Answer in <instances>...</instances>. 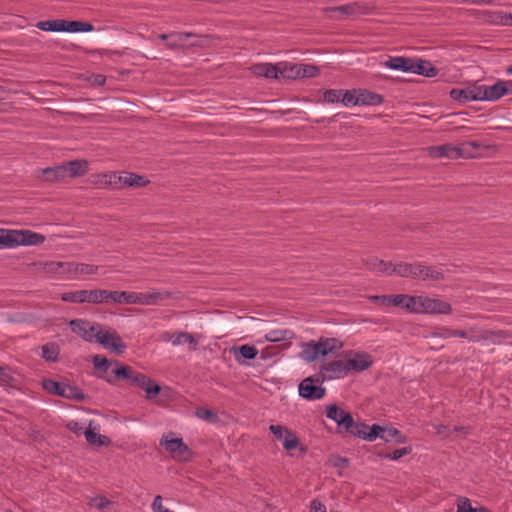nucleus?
Segmentation results:
<instances>
[{"instance_id": "b1692460", "label": "nucleus", "mask_w": 512, "mask_h": 512, "mask_svg": "<svg viewBox=\"0 0 512 512\" xmlns=\"http://www.w3.org/2000/svg\"><path fill=\"white\" fill-rule=\"evenodd\" d=\"M412 60H413V58H408V57H403V56H395V57H389V59L387 61H385L383 64L390 69L410 73Z\"/></svg>"}, {"instance_id": "49530a36", "label": "nucleus", "mask_w": 512, "mask_h": 512, "mask_svg": "<svg viewBox=\"0 0 512 512\" xmlns=\"http://www.w3.org/2000/svg\"><path fill=\"white\" fill-rule=\"evenodd\" d=\"M411 451H412V448L410 446H408V447L396 449L391 453L380 454V456L383 458H388L390 460L396 461V460H399L400 458H402L403 456L410 454Z\"/></svg>"}, {"instance_id": "ddd939ff", "label": "nucleus", "mask_w": 512, "mask_h": 512, "mask_svg": "<svg viewBox=\"0 0 512 512\" xmlns=\"http://www.w3.org/2000/svg\"><path fill=\"white\" fill-rule=\"evenodd\" d=\"M326 12H338L343 16H359L367 15L371 11V7L363 2H351L345 5L329 7Z\"/></svg>"}, {"instance_id": "f257e3e1", "label": "nucleus", "mask_w": 512, "mask_h": 512, "mask_svg": "<svg viewBox=\"0 0 512 512\" xmlns=\"http://www.w3.org/2000/svg\"><path fill=\"white\" fill-rule=\"evenodd\" d=\"M69 327L73 333L85 341L97 342L117 355L123 354L126 350V345L116 330L104 332L99 323H92L85 319H73L69 322Z\"/></svg>"}, {"instance_id": "79ce46f5", "label": "nucleus", "mask_w": 512, "mask_h": 512, "mask_svg": "<svg viewBox=\"0 0 512 512\" xmlns=\"http://www.w3.org/2000/svg\"><path fill=\"white\" fill-rule=\"evenodd\" d=\"M195 415L198 418L208 421V422H211V423H216L219 420V417L216 412H214L211 409H207V408H203V407L197 408L195 411Z\"/></svg>"}, {"instance_id": "0e129e2a", "label": "nucleus", "mask_w": 512, "mask_h": 512, "mask_svg": "<svg viewBox=\"0 0 512 512\" xmlns=\"http://www.w3.org/2000/svg\"><path fill=\"white\" fill-rule=\"evenodd\" d=\"M265 68H266V63H260V64H255L253 65L250 70L251 72L256 75V76H261V77H264V74H265Z\"/></svg>"}, {"instance_id": "c03bdc74", "label": "nucleus", "mask_w": 512, "mask_h": 512, "mask_svg": "<svg viewBox=\"0 0 512 512\" xmlns=\"http://www.w3.org/2000/svg\"><path fill=\"white\" fill-rule=\"evenodd\" d=\"M282 445L286 451L290 452L300 445V440L295 435V433L291 431L287 436L284 437Z\"/></svg>"}, {"instance_id": "e433bc0d", "label": "nucleus", "mask_w": 512, "mask_h": 512, "mask_svg": "<svg viewBox=\"0 0 512 512\" xmlns=\"http://www.w3.org/2000/svg\"><path fill=\"white\" fill-rule=\"evenodd\" d=\"M294 336V333L288 329H275L271 330L265 335V339L269 342H280L284 340H290Z\"/></svg>"}, {"instance_id": "f8f14e48", "label": "nucleus", "mask_w": 512, "mask_h": 512, "mask_svg": "<svg viewBox=\"0 0 512 512\" xmlns=\"http://www.w3.org/2000/svg\"><path fill=\"white\" fill-rule=\"evenodd\" d=\"M318 373H322L323 376H325V381H327L345 377L348 375L349 371L346 361L337 359L322 362Z\"/></svg>"}, {"instance_id": "4468645a", "label": "nucleus", "mask_w": 512, "mask_h": 512, "mask_svg": "<svg viewBox=\"0 0 512 512\" xmlns=\"http://www.w3.org/2000/svg\"><path fill=\"white\" fill-rule=\"evenodd\" d=\"M481 87L477 84L469 85L463 89L453 88L449 95L451 99L465 104L469 101H480Z\"/></svg>"}, {"instance_id": "f03ea898", "label": "nucleus", "mask_w": 512, "mask_h": 512, "mask_svg": "<svg viewBox=\"0 0 512 512\" xmlns=\"http://www.w3.org/2000/svg\"><path fill=\"white\" fill-rule=\"evenodd\" d=\"M125 291H108L104 289L77 290L65 292L61 300L69 303H124Z\"/></svg>"}, {"instance_id": "1a4fd4ad", "label": "nucleus", "mask_w": 512, "mask_h": 512, "mask_svg": "<svg viewBox=\"0 0 512 512\" xmlns=\"http://www.w3.org/2000/svg\"><path fill=\"white\" fill-rule=\"evenodd\" d=\"M466 146L475 148L478 145L475 142L463 143L460 146L444 144V145H440V146L431 147L430 154L436 158L447 157L450 159H458L460 157H466L469 155L466 152Z\"/></svg>"}, {"instance_id": "37998d69", "label": "nucleus", "mask_w": 512, "mask_h": 512, "mask_svg": "<svg viewBox=\"0 0 512 512\" xmlns=\"http://www.w3.org/2000/svg\"><path fill=\"white\" fill-rule=\"evenodd\" d=\"M300 78H313L319 75L320 69L312 64H300Z\"/></svg>"}, {"instance_id": "864d4df0", "label": "nucleus", "mask_w": 512, "mask_h": 512, "mask_svg": "<svg viewBox=\"0 0 512 512\" xmlns=\"http://www.w3.org/2000/svg\"><path fill=\"white\" fill-rule=\"evenodd\" d=\"M111 504V501L107 499L105 496H96L90 499L89 505L91 507L97 508L98 510H103L108 505Z\"/></svg>"}, {"instance_id": "20e7f679", "label": "nucleus", "mask_w": 512, "mask_h": 512, "mask_svg": "<svg viewBox=\"0 0 512 512\" xmlns=\"http://www.w3.org/2000/svg\"><path fill=\"white\" fill-rule=\"evenodd\" d=\"M0 249L18 246H36L44 243L45 236L31 230H9L1 228Z\"/></svg>"}, {"instance_id": "393cba45", "label": "nucleus", "mask_w": 512, "mask_h": 512, "mask_svg": "<svg viewBox=\"0 0 512 512\" xmlns=\"http://www.w3.org/2000/svg\"><path fill=\"white\" fill-rule=\"evenodd\" d=\"M421 296H411L408 294H400V303L398 307L409 313L420 314Z\"/></svg>"}, {"instance_id": "e2e57ef3", "label": "nucleus", "mask_w": 512, "mask_h": 512, "mask_svg": "<svg viewBox=\"0 0 512 512\" xmlns=\"http://www.w3.org/2000/svg\"><path fill=\"white\" fill-rule=\"evenodd\" d=\"M333 465H334V467L339 468V469H346L349 465V459L346 457L337 456L333 460Z\"/></svg>"}, {"instance_id": "ea45409f", "label": "nucleus", "mask_w": 512, "mask_h": 512, "mask_svg": "<svg viewBox=\"0 0 512 512\" xmlns=\"http://www.w3.org/2000/svg\"><path fill=\"white\" fill-rule=\"evenodd\" d=\"M340 103L345 106L358 105V89L342 90Z\"/></svg>"}, {"instance_id": "603ef678", "label": "nucleus", "mask_w": 512, "mask_h": 512, "mask_svg": "<svg viewBox=\"0 0 512 512\" xmlns=\"http://www.w3.org/2000/svg\"><path fill=\"white\" fill-rule=\"evenodd\" d=\"M73 262H51L49 264V269L53 271H57L61 269L62 273H74V267H71Z\"/></svg>"}, {"instance_id": "5701e85b", "label": "nucleus", "mask_w": 512, "mask_h": 512, "mask_svg": "<svg viewBox=\"0 0 512 512\" xmlns=\"http://www.w3.org/2000/svg\"><path fill=\"white\" fill-rule=\"evenodd\" d=\"M383 101V96L378 93L366 89H358V105L377 106L382 104Z\"/></svg>"}, {"instance_id": "bf43d9fd", "label": "nucleus", "mask_w": 512, "mask_h": 512, "mask_svg": "<svg viewBox=\"0 0 512 512\" xmlns=\"http://www.w3.org/2000/svg\"><path fill=\"white\" fill-rule=\"evenodd\" d=\"M457 512H473L471 502L466 497H460L457 502Z\"/></svg>"}, {"instance_id": "13d9d810", "label": "nucleus", "mask_w": 512, "mask_h": 512, "mask_svg": "<svg viewBox=\"0 0 512 512\" xmlns=\"http://www.w3.org/2000/svg\"><path fill=\"white\" fill-rule=\"evenodd\" d=\"M374 262L377 264V271L391 275L390 272L394 264L378 259L377 257H374Z\"/></svg>"}, {"instance_id": "680f3d73", "label": "nucleus", "mask_w": 512, "mask_h": 512, "mask_svg": "<svg viewBox=\"0 0 512 512\" xmlns=\"http://www.w3.org/2000/svg\"><path fill=\"white\" fill-rule=\"evenodd\" d=\"M430 267L418 263V278H421L422 280H428L429 279V273H430Z\"/></svg>"}, {"instance_id": "9d476101", "label": "nucleus", "mask_w": 512, "mask_h": 512, "mask_svg": "<svg viewBox=\"0 0 512 512\" xmlns=\"http://www.w3.org/2000/svg\"><path fill=\"white\" fill-rule=\"evenodd\" d=\"M115 362H119L116 359H108L106 356L101 354H96L92 357V363L94 366V369L96 371V376L107 383L114 385L115 384V378L114 375L111 373L109 374L108 371L110 368L115 367Z\"/></svg>"}, {"instance_id": "4c0bfd02", "label": "nucleus", "mask_w": 512, "mask_h": 512, "mask_svg": "<svg viewBox=\"0 0 512 512\" xmlns=\"http://www.w3.org/2000/svg\"><path fill=\"white\" fill-rule=\"evenodd\" d=\"M406 436L395 427H384L383 439L385 442L394 440L396 443H405Z\"/></svg>"}, {"instance_id": "c85d7f7f", "label": "nucleus", "mask_w": 512, "mask_h": 512, "mask_svg": "<svg viewBox=\"0 0 512 512\" xmlns=\"http://www.w3.org/2000/svg\"><path fill=\"white\" fill-rule=\"evenodd\" d=\"M85 439L91 446H109L111 444V439L105 435H101L99 433H96L93 429L90 427L87 428L84 431Z\"/></svg>"}, {"instance_id": "8fccbe9b", "label": "nucleus", "mask_w": 512, "mask_h": 512, "mask_svg": "<svg viewBox=\"0 0 512 512\" xmlns=\"http://www.w3.org/2000/svg\"><path fill=\"white\" fill-rule=\"evenodd\" d=\"M270 432L274 435V437L281 441L283 443V439L285 436L288 435V433L291 432L288 428L281 426V425H270L269 426Z\"/></svg>"}, {"instance_id": "4d7b16f0", "label": "nucleus", "mask_w": 512, "mask_h": 512, "mask_svg": "<svg viewBox=\"0 0 512 512\" xmlns=\"http://www.w3.org/2000/svg\"><path fill=\"white\" fill-rule=\"evenodd\" d=\"M454 333H455V329H451V328H448V327H441V328H438L437 330L431 332V337H438V338H451V337H455L454 336Z\"/></svg>"}, {"instance_id": "bb28decb", "label": "nucleus", "mask_w": 512, "mask_h": 512, "mask_svg": "<svg viewBox=\"0 0 512 512\" xmlns=\"http://www.w3.org/2000/svg\"><path fill=\"white\" fill-rule=\"evenodd\" d=\"M43 179L47 182H59L65 177V166L63 164L57 165L55 167H47L42 170Z\"/></svg>"}, {"instance_id": "a878e982", "label": "nucleus", "mask_w": 512, "mask_h": 512, "mask_svg": "<svg viewBox=\"0 0 512 512\" xmlns=\"http://www.w3.org/2000/svg\"><path fill=\"white\" fill-rule=\"evenodd\" d=\"M510 334L507 331L504 330H497V331H491V330H482L480 331L479 336H473L471 337L472 342H479L481 340L485 341H492L493 343H500V341L496 342L495 339H506L509 338Z\"/></svg>"}, {"instance_id": "9b49d317", "label": "nucleus", "mask_w": 512, "mask_h": 512, "mask_svg": "<svg viewBox=\"0 0 512 512\" xmlns=\"http://www.w3.org/2000/svg\"><path fill=\"white\" fill-rule=\"evenodd\" d=\"M420 314H445L448 315L452 312L450 303L441 299L430 298L428 296H421Z\"/></svg>"}, {"instance_id": "0eeeda50", "label": "nucleus", "mask_w": 512, "mask_h": 512, "mask_svg": "<svg viewBox=\"0 0 512 512\" xmlns=\"http://www.w3.org/2000/svg\"><path fill=\"white\" fill-rule=\"evenodd\" d=\"M173 293L169 291L153 290L148 293L128 292L125 291V304H140V305H158L163 301L172 298Z\"/></svg>"}, {"instance_id": "a19ab883", "label": "nucleus", "mask_w": 512, "mask_h": 512, "mask_svg": "<svg viewBox=\"0 0 512 512\" xmlns=\"http://www.w3.org/2000/svg\"><path fill=\"white\" fill-rule=\"evenodd\" d=\"M504 14L502 11H485L483 13V18L486 23L494 24V25H504Z\"/></svg>"}, {"instance_id": "774afa93", "label": "nucleus", "mask_w": 512, "mask_h": 512, "mask_svg": "<svg viewBox=\"0 0 512 512\" xmlns=\"http://www.w3.org/2000/svg\"><path fill=\"white\" fill-rule=\"evenodd\" d=\"M428 276H429L428 280H433V281H443L445 279V276L442 272L432 270V269H430V273Z\"/></svg>"}, {"instance_id": "de8ad7c7", "label": "nucleus", "mask_w": 512, "mask_h": 512, "mask_svg": "<svg viewBox=\"0 0 512 512\" xmlns=\"http://www.w3.org/2000/svg\"><path fill=\"white\" fill-rule=\"evenodd\" d=\"M341 95H342L341 89L340 90L329 89L324 92L323 101L327 102V103H331V104L340 103Z\"/></svg>"}, {"instance_id": "6e6d98bb", "label": "nucleus", "mask_w": 512, "mask_h": 512, "mask_svg": "<svg viewBox=\"0 0 512 512\" xmlns=\"http://www.w3.org/2000/svg\"><path fill=\"white\" fill-rule=\"evenodd\" d=\"M185 332H176V333H165L163 335V339L165 341H170L173 345H180L184 343Z\"/></svg>"}, {"instance_id": "2f4dec72", "label": "nucleus", "mask_w": 512, "mask_h": 512, "mask_svg": "<svg viewBox=\"0 0 512 512\" xmlns=\"http://www.w3.org/2000/svg\"><path fill=\"white\" fill-rule=\"evenodd\" d=\"M300 64L280 62V78L295 80L300 78Z\"/></svg>"}, {"instance_id": "a18cd8bd", "label": "nucleus", "mask_w": 512, "mask_h": 512, "mask_svg": "<svg viewBox=\"0 0 512 512\" xmlns=\"http://www.w3.org/2000/svg\"><path fill=\"white\" fill-rule=\"evenodd\" d=\"M71 267H74V274H94L97 272L98 267L84 263H72Z\"/></svg>"}, {"instance_id": "a211bd4d", "label": "nucleus", "mask_w": 512, "mask_h": 512, "mask_svg": "<svg viewBox=\"0 0 512 512\" xmlns=\"http://www.w3.org/2000/svg\"><path fill=\"white\" fill-rule=\"evenodd\" d=\"M111 372L114 375L115 383L119 380H122L132 386L135 382L134 379L137 378V374L139 373L136 372L131 366L125 365L122 362H115V367L111 369Z\"/></svg>"}, {"instance_id": "69168bd1", "label": "nucleus", "mask_w": 512, "mask_h": 512, "mask_svg": "<svg viewBox=\"0 0 512 512\" xmlns=\"http://www.w3.org/2000/svg\"><path fill=\"white\" fill-rule=\"evenodd\" d=\"M326 506L319 500L314 499L311 502V512H325Z\"/></svg>"}, {"instance_id": "7c9ffc66", "label": "nucleus", "mask_w": 512, "mask_h": 512, "mask_svg": "<svg viewBox=\"0 0 512 512\" xmlns=\"http://www.w3.org/2000/svg\"><path fill=\"white\" fill-rule=\"evenodd\" d=\"M303 349L301 351V358L306 362L310 363L318 359L320 357L318 346L315 340H310L307 343H303Z\"/></svg>"}, {"instance_id": "c9c22d12", "label": "nucleus", "mask_w": 512, "mask_h": 512, "mask_svg": "<svg viewBox=\"0 0 512 512\" xmlns=\"http://www.w3.org/2000/svg\"><path fill=\"white\" fill-rule=\"evenodd\" d=\"M64 384L62 382L55 381L50 378H45L42 380V388L49 394L59 396L63 398L64 394Z\"/></svg>"}, {"instance_id": "09e8293b", "label": "nucleus", "mask_w": 512, "mask_h": 512, "mask_svg": "<svg viewBox=\"0 0 512 512\" xmlns=\"http://www.w3.org/2000/svg\"><path fill=\"white\" fill-rule=\"evenodd\" d=\"M280 72V62L277 64L266 63L264 77L268 79H279Z\"/></svg>"}, {"instance_id": "58836bf2", "label": "nucleus", "mask_w": 512, "mask_h": 512, "mask_svg": "<svg viewBox=\"0 0 512 512\" xmlns=\"http://www.w3.org/2000/svg\"><path fill=\"white\" fill-rule=\"evenodd\" d=\"M142 389L146 392V399L148 400L155 399L161 392V386L150 377L148 382L145 381Z\"/></svg>"}, {"instance_id": "39448f33", "label": "nucleus", "mask_w": 512, "mask_h": 512, "mask_svg": "<svg viewBox=\"0 0 512 512\" xmlns=\"http://www.w3.org/2000/svg\"><path fill=\"white\" fill-rule=\"evenodd\" d=\"M36 27L47 32L79 33L94 30V26L90 22L65 19L39 21L36 23Z\"/></svg>"}, {"instance_id": "412c9836", "label": "nucleus", "mask_w": 512, "mask_h": 512, "mask_svg": "<svg viewBox=\"0 0 512 512\" xmlns=\"http://www.w3.org/2000/svg\"><path fill=\"white\" fill-rule=\"evenodd\" d=\"M418 263H407V262H399L394 264L391 269L390 274H395L400 277L418 278Z\"/></svg>"}, {"instance_id": "72a5a7b5", "label": "nucleus", "mask_w": 512, "mask_h": 512, "mask_svg": "<svg viewBox=\"0 0 512 512\" xmlns=\"http://www.w3.org/2000/svg\"><path fill=\"white\" fill-rule=\"evenodd\" d=\"M370 302L382 306H396L400 303V294L397 295H371L368 298Z\"/></svg>"}, {"instance_id": "aec40b11", "label": "nucleus", "mask_w": 512, "mask_h": 512, "mask_svg": "<svg viewBox=\"0 0 512 512\" xmlns=\"http://www.w3.org/2000/svg\"><path fill=\"white\" fill-rule=\"evenodd\" d=\"M438 72V68L432 65L430 61L413 58L410 73L419 74L425 77H435Z\"/></svg>"}, {"instance_id": "cd10ccee", "label": "nucleus", "mask_w": 512, "mask_h": 512, "mask_svg": "<svg viewBox=\"0 0 512 512\" xmlns=\"http://www.w3.org/2000/svg\"><path fill=\"white\" fill-rule=\"evenodd\" d=\"M233 350H234L235 359L238 362H240L241 359L254 360L259 353L258 349L255 346L249 345V344H244L239 347H234Z\"/></svg>"}, {"instance_id": "2eb2a0df", "label": "nucleus", "mask_w": 512, "mask_h": 512, "mask_svg": "<svg viewBox=\"0 0 512 512\" xmlns=\"http://www.w3.org/2000/svg\"><path fill=\"white\" fill-rule=\"evenodd\" d=\"M506 84L503 80H498L492 86L479 85L481 87L480 101H497L507 95Z\"/></svg>"}, {"instance_id": "f704fd0d", "label": "nucleus", "mask_w": 512, "mask_h": 512, "mask_svg": "<svg viewBox=\"0 0 512 512\" xmlns=\"http://www.w3.org/2000/svg\"><path fill=\"white\" fill-rule=\"evenodd\" d=\"M63 390V398L65 399L81 402L87 398V395L75 385L65 383Z\"/></svg>"}, {"instance_id": "dca6fc26", "label": "nucleus", "mask_w": 512, "mask_h": 512, "mask_svg": "<svg viewBox=\"0 0 512 512\" xmlns=\"http://www.w3.org/2000/svg\"><path fill=\"white\" fill-rule=\"evenodd\" d=\"M110 182H120L126 187H134V188H140L145 187L150 183V180H148L146 177L133 173V172H124L121 175H117L114 173L111 176Z\"/></svg>"}, {"instance_id": "423d86ee", "label": "nucleus", "mask_w": 512, "mask_h": 512, "mask_svg": "<svg viewBox=\"0 0 512 512\" xmlns=\"http://www.w3.org/2000/svg\"><path fill=\"white\" fill-rule=\"evenodd\" d=\"M324 382L325 376L318 372L304 378L298 385L299 396L309 401L324 398L326 395V388L322 386Z\"/></svg>"}, {"instance_id": "5fc2aeb1", "label": "nucleus", "mask_w": 512, "mask_h": 512, "mask_svg": "<svg viewBox=\"0 0 512 512\" xmlns=\"http://www.w3.org/2000/svg\"><path fill=\"white\" fill-rule=\"evenodd\" d=\"M194 36L191 32H174L171 34H160L161 40H168L169 38H177V41H186L188 38Z\"/></svg>"}, {"instance_id": "473e14b6", "label": "nucleus", "mask_w": 512, "mask_h": 512, "mask_svg": "<svg viewBox=\"0 0 512 512\" xmlns=\"http://www.w3.org/2000/svg\"><path fill=\"white\" fill-rule=\"evenodd\" d=\"M41 357L47 362H56L60 353V347L55 342L46 343L41 347Z\"/></svg>"}, {"instance_id": "f3484780", "label": "nucleus", "mask_w": 512, "mask_h": 512, "mask_svg": "<svg viewBox=\"0 0 512 512\" xmlns=\"http://www.w3.org/2000/svg\"><path fill=\"white\" fill-rule=\"evenodd\" d=\"M373 357L367 352H354V357L346 361L349 372H363L373 365Z\"/></svg>"}, {"instance_id": "4be33fe9", "label": "nucleus", "mask_w": 512, "mask_h": 512, "mask_svg": "<svg viewBox=\"0 0 512 512\" xmlns=\"http://www.w3.org/2000/svg\"><path fill=\"white\" fill-rule=\"evenodd\" d=\"M320 357H325L334 351H337L343 347V343L337 338H324L321 337L316 341Z\"/></svg>"}, {"instance_id": "052dcab7", "label": "nucleus", "mask_w": 512, "mask_h": 512, "mask_svg": "<svg viewBox=\"0 0 512 512\" xmlns=\"http://www.w3.org/2000/svg\"><path fill=\"white\" fill-rule=\"evenodd\" d=\"M66 428L76 434V435H80L82 432H83V426L80 422L78 421H75V420H71L69 421L67 424H66Z\"/></svg>"}, {"instance_id": "3c124183", "label": "nucleus", "mask_w": 512, "mask_h": 512, "mask_svg": "<svg viewBox=\"0 0 512 512\" xmlns=\"http://www.w3.org/2000/svg\"><path fill=\"white\" fill-rule=\"evenodd\" d=\"M15 381L11 368L9 366L0 365V382L3 384L11 385Z\"/></svg>"}, {"instance_id": "c756f323", "label": "nucleus", "mask_w": 512, "mask_h": 512, "mask_svg": "<svg viewBox=\"0 0 512 512\" xmlns=\"http://www.w3.org/2000/svg\"><path fill=\"white\" fill-rule=\"evenodd\" d=\"M384 427L379 424L368 425V429H361L358 438L368 442H373L377 438L383 439Z\"/></svg>"}, {"instance_id": "6e6552de", "label": "nucleus", "mask_w": 512, "mask_h": 512, "mask_svg": "<svg viewBox=\"0 0 512 512\" xmlns=\"http://www.w3.org/2000/svg\"><path fill=\"white\" fill-rule=\"evenodd\" d=\"M174 434L170 432L168 435H163L160 441L161 446H164L175 459L181 461H190L193 457V452L184 443L182 438H173Z\"/></svg>"}, {"instance_id": "7ed1b4c3", "label": "nucleus", "mask_w": 512, "mask_h": 512, "mask_svg": "<svg viewBox=\"0 0 512 512\" xmlns=\"http://www.w3.org/2000/svg\"><path fill=\"white\" fill-rule=\"evenodd\" d=\"M326 416L337 423V432L340 434L347 433L358 438L361 429H368V424L354 421L352 414L337 404L326 407Z\"/></svg>"}, {"instance_id": "6ab92c4d", "label": "nucleus", "mask_w": 512, "mask_h": 512, "mask_svg": "<svg viewBox=\"0 0 512 512\" xmlns=\"http://www.w3.org/2000/svg\"><path fill=\"white\" fill-rule=\"evenodd\" d=\"M62 164L65 166L66 178L81 177L88 172L89 162L85 159L71 160Z\"/></svg>"}, {"instance_id": "338daca9", "label": "nucleus", "mask_w": 512, "mask_h": 512, "mask_svg": "<svg viewBox=\"0 0 512 512\" xmlns=\"http://www.w3.org/2000/svg\"><path fill=\"white\" fill-rule=\"evenodd\" d=\"M134 380H135V382H134L133 386H136V387H139L142 389L145 384V381H147V382L149 381V377L146 376L145 374L139 372L137 374V378Z\"/></svg>"}]
</instances>
